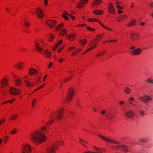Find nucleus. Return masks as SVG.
Segmentation results:
<instances>
[{
    "label": "nucleus",
    "mask_w": 153,
    "mask_h": 153,
    "mask_svg": "<svg viewBox=\"0 0 153 153\" xmlns=\"http://www.w3.org/2000/svg\"><path fill=\"white\" fill-rule=\"evenodd\" d=\"M127 18L128 16L126 15H121L117 18V21L119 22H122L126 21Z\"/></svg>",
    "instance_id": "dca6fc26"
},
{
    "label": "nucleus",
    "mask_w": 153,
    "mask_h": 153,
    "mask_svg": "<svg viewBox=\"0 0 153 153\" xmlns=\"http://www.w3.org/2000/svg\"><path fill=\"white\" fill-rule=\"evenodd\" d=\"M41 132H44L45 134L48 132V129L45 126L42 127L40 131L36 130L32 132L30 134V140L32 142L36 145L42 144L46 140V137L44 134Z\"/></svg>",
    "instance_id": "f257e3e1"
},
{
    "label": "nucleus",
    "mask_w": 153,
    "mask_h": 153,
    "mask_svg": "<svg viewBox=\"0 0 153 153\" xmlns=\"http://www.w3.org/2000/svg\"><path fill=\"white\" fill-rule=\"evenodd\" d=\"M135 98L132 96H130L128 99V101L130 104H133V102L134 101Z\"/></svg>",
    "instance_id": "c9c22d12"
},
{
    "label": "nucleus",
    "mask_w": 153,
    "mask_h": 153,
    "mask_svg": "<svg viewBox=\"0 0 153 153\" xmlns=\"http://www.w3.org/2000/svg\"><path fill=\"white\" fill-rule=\"evenodd\" d=\"M105 53L106 52L105 51H102L96 54V56L97 57H100L104 55Z\"/></svg>",
    "instance_id": "49530a36"
},
{
    "label": "nucleus",
    "mask_w": 153,
    "mask_h": 153,
    "mask_svg": "<svg viewBox=\"0 0 153 153\" xmlns=\"http://www.w3.org/2000/svg\"><path fill=\"white\" fill-rule=\"evenodd\" d=\"M139 99L140 101L143 102L145 103L147 102L148 101H151L152 100V98L146 95L139 97Z\"/></svg>",
    "instance_id": "4468645a"
},
{
    "label": "nucleus",
    "mask_w": 153,
    "mask_h": 153,
    "mask_svg": "<svg viewBox=\"0 0 153 153\" xmlns=\"http://www.w3.org/2000/svg\"><path fill=\"white\" fill-rule=\"evenodd\" d=\"M59 142L55 138H53L46 149V153H56V151L59 148Z\"/></svg>",
    "instance_id": "f03ea898"
},
{
    "label": "nucleus",
    "mask_w": 153,
    "mask_h": 153,
    "mask_svg": "<svg viewBox=\"0 0 153 153\" xmlns=\"http://www.w3.org/2000/svg\"><path fill=\"white\" fill-rule=\"evenodd\" d=\"M54 37H55V36H54V35H53V34L51 35L50 36V38L49 39V40L50 41L52 42L54 39Z\"/></svg>",
    "instance_id": "680f3d73"
},
{
    "label": "nucleus",
    "mask_w": 153,
    "mask_h": 153,
    "mask_svg": "<svg viewBox=\"0 0 153 153\" xmlns=\"http://www.w3.org/2000/svg\"><path fill=\"white\" fill-rule=\"evenodd\" d=\"M22 81L20 79H17L15 81V85L17 87H20L22 85Z\"/></svg>",
    "instance_id": "c756f323"
},
{
    "label": "nucleus",
    "mask_w": 153,
    "mask_h": 153,
    "mask_svg": "<svg viewBox=\"0 0 153 153\" xmlns=\"http://www.w3.org/2000/svg\"><path fill=\"white\" fill-rule=\"evenodd\" d=\"M105 116L109 120H111L113 117V115L111 113H108L105 115Z\"/></svg>",
    "instance_id": "37998d69"
},
{
    "label": "nucleus",
    "mask_w": 153,
    "mask_h": 153,
    "mask_svg": "<svg viewBox=\"0 0 153 153\" xmlns=\"http://www.w3.org/2000/svg\"><path fill=\"white\" fill-rule=\"evenodd\" d=\"M43 4L46 7H47L48 5V0H43Z\"/></svg>",
    "instance_id": "3c124183"
},
{
    "label": "nucleus",
    "mask_w": 153,
    "mask_h": 153,
    "mask_svg": "<svg viewBox=\"0 0 153 153\" xmlns=\"http://www.w3.org/2000/svg\"><path fill=\"white\" fill-rule=\"evenodd\" d=\"M64 109L63 107L59 108L56 112H53L51 114L50 117L51 119H56L59 121L63 117L64 114Z\"/></svg>",
    "instance_id": "7ed1b4c3"
},
{
    "label": "nucleus",
    "mask_w": 153,
    "mask_h": 153,
    "mask_svg": "<svg viewBox=\"0 0 153 153\" xmlns=\"http://www.w3.org/2000/svg\"><path fill=\"white\" fill-rule=\"evenodd\" d=\"M53 120L49 121L46 124V126H49L50 125L53 124Z\"/></svg>",
    "instance_id": "864d4df0"
},
{
    "label": "nucleus",
    "mask_w": 153,
    "mask_h": 153,
    "mask_svg": "<svg viewBox=\"0 0 153 153\" xmlns=\"http://www.w3.org/2000/svg\"><path fill=\"white\" fill-rule=\"evenodd\" d=\"M76 49V48L74 46L68 48V51H71L75 50Z\"/></svg>",
    "instance_id": "6e6d98bb"
},
{
    "label": "nucleus",
    "mask_w": 153,
    "mask_h": 153,
    "mask_svg": "<svg viewBox=\"0 0 153 153\" xmlns=\"http://www.w3.org/2000/svg\"><path fill=\"white\" fill-rule=\"evenodd\" d=\"M113 3L115 4L116 7L118 10L117 13L118 14H121L123 13L122 10L124 7L121 5L122 4L121 0H113Z\"/></svg>",
    "instance_id": "6e6552de"
},
{
    "label": "nucleus",
    "mask_w": 153,
    "mask_h": 153,
    "mask_svg": "<svg viewBox=\"0 0 153 153\" xmlns=\"http://www.w3.org/2000/svg\"><path fill=\"white\" fill-rule=\"evenodd\" d=\"M87 28L88 30L91 31H94L95 30L94 28H92L89 27H87Z\"/></svg>",
    "instance_id": "5fc2aeb1"
},
{
    "label": "nucleus",
    "mask_w": 153,
    "mask_h": 153,
    "mask_svg": "<svg viewBox=\"0 0 153 153\" xmlns=\"http://www.w3.org/2000/svg\"><path fill=\"white\" fill-rule=\"evenodd\" d=\"M67 30L65 29H62L60 32L59 35L61 36H64L67 35Z\"/></svg>",
    "instance_id": "2f4dec72"
},
{
    "label": "nucleus",
    "mask_w": 153,
    "mask_h": 153,
    "mask_svg": "<svg viewBox=\"0 0 153 153\" xmlns=\"http://www.w3.org/2000/svg\"><path fill=\"white\" fill-rule=\"evenodd\" d=\"M23 21L24 22V24L27 27H29L30 25V23L28 22L26 19L25 18H23L22 19Z\"/></svg>",
    "instance_id": "a19ab883"
},
{
    "label": "nucleus",
    "mask_w": 153,
    "mask_h": 153,
    "mask_svg": "<svg viewBox=\"0 0 153 153\" xmlns=\"http://www.w3.org/2000/svg\"><path fill=\"white\" fill-rule=\"evenodd\" d=\"M46 43L43 39H40L37 41L35 45L37 50L39 52H42L45 48Z\"/></svg>",
    "instance_id": "423d86ee"
},
{
    "label": "nucleus",
    "mask_w": 153,
    "mask_h": 153,
    "mask_svg": "<svg viewBox=\"0 0 153 153\" xmlns=\"http://www.w3.org/2000/svg\"><path fill=\"white\" fill-rule=\"evenodd\" d=\"M57 21L53 19H48L46 22V24L47 25L51 28L54 27L56 24Z\"/></svg>",
    "instance_id": "ddd939ff"
},
{
    "label": "nucleus",
    "mask_w": 153,
    "mask_h": 153,
    "mask_svg": "<svg viewBox=\"0 0 153 153\" xmlns=\"http://www.w3.org/2000/svg\"><path fill=\"white\" fill-rule=\"evenodd\" d=\"M98 136L102 140L107 142L114 143V144L112 146V147L113 148L119 149L120 150L122 145H120L118 142L113 140L109 138L105 137L100 134H98Z\"/></svg>",
    "instance_id": "39448f33"
},
{
    "label": "nucleus",
    "mask_w": 153,
    "mask_h": 153,
    "mask_svg": "<svg viewBox=\"0 0 153 153\" xmlns=\"http://www.w3.org/2000/svg\"><path fill=\"white\" fill-rule=\"evenodd\" d=\"M136 22V19H131L130 21L127 24V26L130 27L132 26L135 25Z\"/></svg>",
    "instance_id": "c85d7f7f"
},
{
    "label": "nucleus",
    "mask_w": 153,
    "mask_h": 153,
    "mask_svg": "<svg viewBox=\"0 0 153 153\" xmlns=\"http://www.w3.org/2000/svg\"><path fill=\"white\" fill-rule=\"evenodd\" d=\"M75 92V89L73 87H71L68 89L67 94L65 98V101L67 102H69L72 100Z\"/></svg>",
    "instance_id": "0eeeda50"
},
{
    "label": "nucleus",
    "mask_w": 153,
    "mask_h": 153,
    "mask_svg": "<svg viewBox=\"0 0 153 153\" xmlns=\"http://www.w3.org/2000/svg\"><path fill=\"white\" fill-rule=\"evenodd\" d=\"M78 53H77V51H75L72 52L71 56L72 57H74L76 55H77Z\"/></svg>",
    "instance_id": "13d9d810"
},
{
    "label": "nucleus",
    "mask_w": 153,
    "mask_h": 153,
    "mask_svg": "<svg viewBox=\"0 0 153 153\" xmlns=\"http://www.w3.org/2000/svg\"><path fill=\"white\" fill-rule=\"evenodd\" d=\"M139 36V33H134L131 34L130 37L132 40H135Z\"/></svg>",
    "instance_id": "bb28decb"
},
{
    "label": "nucleus",
    "mask_w": 153,
    "mask_h": 153,
    "mask_svg": "<svg viewBox=\"0 0 153 153\" xmlns=\"http://www.w3.org/2000/svg\"><path fill=\"white\" fill-rule=\"evenodd\" d=\"M18 131V130L17 129L14 128L10 132L11 134H16Z\"/></svg>",
    "instance_id": "09e8293b"
},
{
    "label": "nucleus",
    "mask_w": 153,
    "mask_h": 153,
    "mask_svg": "<svg viewBox=\"0 0 153 153\" xmlns=\"http://www.w3.org/2000/svg\"><path fill=\"white\" fill-rule=\"evenodd\" d=\"M36 103V98H34L33 99L32 101V104L33 107Z\"/></svg>",
    "instance_id": "8fccbe9b"
},
{
    "label": "nucleus",
    "mask_w": 153,
    "mask_h": 153,
    "mask_svg": "<svg viewBox=\"0 0 153 153\" xmlns=\"http://www.w3.org/2000/svg\"><path fill=\"white\" fill-rule=\"evenodd\" d=\"M94 150V153H102L103 152L105 151V149L103 148H100L96 146H94L93 147Z\"/></svg>",
    "instance_id": "5701e85b"
},
{
    "label": "nucleus",
    "mask_w": 153,
    "mask_h": 153,
    "mask_svg": "<svg viewBox=\"0 0 153 153\" xmlns=\"http://www.w3.org/2000/svg\"><path fill=\"white\" fill-rule=\"evenodd\" d=\"M70 14L66 12L63 13L62 15V17L64 18L65 20H68L69 19Z\"/></svg>",
    "instance_id": "a878e982"
},
{
    "label": "nucleus",
    "mask_w": 153,
    "mask_h": 153,
    "mask_svg": "<svg viewBox=\"0 0 153 153\" xmlns=\"http://www.w3.org/2000/svg\"><path fill=\"white\" fill-rule=\"evenodd\" d=\"M142 51L140 48H138L133 50L132 52V53L133 55H139L142 52Z\"/></svg>",
    "instance_id": "b1692460"
},
{
    "label": "nucleus",
    "mask_w": 153,
    "mask_h": 153,
    "mask_svg": "<svg viewBox=\"0 0 153 153\" xmlns=\"http://www.w3.org/2000/svg\"><path fill=\"white\" fill-rule=\"evenodd\" d=\"M46 85L45 84L42 85L41 86H40L39 88H38L37 89H36L33 92H35L37 90L42 89V88L44 86H45Z\"/></svg>",
    "instance_id": "4d7b16f0"
},
{
    "label": "nucleus",
    "mask_w": 153,
    "mask_h": 153,
    "mask_svg": "<svg viewBox=\"0 0 153 153\" xmlns=\"http://www.w3.org/2000/svg\"><path fill=\"white\" fill-rule=\"evenodd\" d=\"M89 0H80L76 4V7L79 9L82 8L88 2Z\"/></svg>",
    "instance_id": "f8f14e48"
},
{
    "label": "nucleus",
    "mask_w": 153,
    "mask_h": 153,
    "mask_svg": "<svg viewBox=\"0 0 153 153\" xmlns=\"http://www.w3.org/2000/svg\"><path fill=\"white\" fill-rule=\"evenodd\" d=\"M87 21L90 22H98L99 23L100 25V24H102L101 23L99 19L95 18H89L88 19Z\"/></svg>",
    "instance_id": "7c9ffc66"
},
{
    "label": "nucleus",
    "mask_w": 153,
    "mask_h": 153,
    "mask_svg": "<svg viewBox=\"0 0 153 153\" xmlns=\"http://www.w3.org/2000/svg\"><path fill=\"white\" fill-rule=\"evenodd\" d=\"M85 26H86V25L85 24H79L75 26V27H82Z\"/></svg>",
    "instance_id": "bf43d9fd"
},
{
    "label": "nucleus",
    "mask_w": 153,
    "mask_h": 153,
    "mask_svg": "<svg viewBox=\"0 0 153 153\" xmlns=\"http://www.w3.org/2000/svg\"><path fill=\"white\" fill-rule=\"evenodd\" d=\"M79 42L80 44L83 46L87 42V40L86 39H83L80 40Z\"/></svg>",
    "instance_id": "c03bdc74"
},
{
    "label": "nucleus",
    "mask_w": 153,
    "mask_h": 153,
    "mask_svg": "<svg viewBox=\"0 0 153 153\" xmlns=\"http://www.w3.org/2000/svg\"><path fill=\"white\" fill-rule=\"evenodd\" d=\"M84 153H94V152L91 151H85L84 152Z\"/></svg>",
    "instance_id": "774afa93"
},
{
    "label": "nucleus",
    "mask_w": 153,
    "mask_h": 153,
    "mask_svg": "<svg viewBox=\"0 0 153 153\" xmlns=\"http://www.w3.org/2000/svg\"><path fill=\"white\" fill-rule=\"evenodd\" d=\"M25 66L26 63L23 61H20L14 65L15 67L19 70H22Z\"/></svg>",
    "instance_id": "2eb2a0df"
},
{
    "label": "nucleus",
    "mask_w": 153,
    "mask_h": 153,
    "mask_svg": "<svg viewBox=\"0 0 153 153\" xmlns=\"http://www.w3.org/2000/svg\"><path fill=\"white\" fill-rule=\"evenodd\" d=\"M36 13L38 16L40 18H42L44 16V13L42 10L39 8H38L36 10Z\"/></svg>",
    "instance_id": "6ab92c4d"
},
{
    "label": "nucleus",
    "mask_w": 153,
    "mask_h": 153,
    "mask_svg": "<svg viewBox=\"0 0 153 153\" xmlns=\"http://www.w3.org/2000/svg\"><path fill=\"white\" fill-rule=\"evenodd\" d=\"M76 35L74 33L70 34L67 35V38L70 40H73L76 37Z\"/></svg>",
    "instance_id": "cd10ccee"
},
{
    "label": "nucleus",
    "mask_w": 153,
    "mask_h": 153,
    "mask_svg": "<svg viewBox=\"0 0 153 153\" xmlns=\"http://www.w3.org/2000/svg\"><path fill=\"white\" fill-rule=\"evenodd\" d=\"M64 60V58L63 57L59 59L58 60V62L59 63H61Z\"/></svg>",
    "instance_id": "69168bd1"
},
{
    "label": "nucleus",
    "mask_w": 153,
    "mask_h": 153,
    "mask_svg": "<svg viewBox=\"0 0 153 153\" xmlns=\"http://www.w3.org/2000/svg\"><path fill=\"white\" fill-rule=\"evenodd\" d=\"M63 42V40L62 39H61L59 40L56 44L58 47Z\"/></svg>",
    "instance_id": "052dcab7"
},
{
    "label": "nucleus",
    "mask_w": 153,
    "mask_h": 153,
    "mask_svg": "<svg viewBox=\"0 0 153 153\" xmlns=\"http://www.w3.org/2000/svg\"><path fill=\"white\" fill-rule=\"evenodd\" d=\"M32 151V149L30 144L26 143L23 144L22 149V153H31Z\"/></svg>",
    "instance_id": "1a4fd4ad"
},
{
    "label": "nucleus",
    "mask_w": 153,
    "mask_h": 153,
    "mask_svg": "<svg viewBox=\"0 0 153 153\" xmlns=\"http://www.w3.org/2000/svg\"><path fill=\"white\" fill-rule=\"evenodd\" d=\"M79 143L81 144L82 145H83V146L85 148H87V147L84 144L85 143H87L86 141L84 140H83L81 138L79 137Z\"/></svg>",
    "instance_id": "72a5a7b5"
},
{
    "label": "nucleus",
    "mask_w": 153,
    "mask_h": 153,
    "mask_svg": "<svg viewBox=\"0 0 153 153\" xmlns=\"http://www.w3.org/2000/svg\"><path fill=\"white\" fill-rule=\"evenodd\" d=\"M102 36L101 35H97L96 37L92 40L89 44V48L85 51L82 53V55L92 50L95 48L97 45V43L101 39Z\"/></svg>",
    "instance_id": "20e7f679"
},
{
    "label": "nucleus",
    "mask_w": 153,
    "mask_h": 153,
    "mask_svg": "<svg viewBox=\"0 0 153 153\" xmlns=\"http://www.w3.org/2000/svg\"><path fill=\"white\" fill-rule=\"evenodd\" d=\"M17 117V115L16 114H14L10 116V119L11 120H15Z\"/></svg>",
    "instance_id": "a18cd8bd"
},
{
    "label": "nucleus",
    "mask_w": 153,
    "mask_h": 153,
    "mask_svg": "<svg viewBox=\"0 0 153 153\" xmlns=\"http://www.w3.org/2000/svg\"><path fill=\"white\" fill-rule=\"evenodd\" d=\"M134 111L131 110H127L125 112L126 116L129 118H133L134 117Z\"/></svg>",
    "instance_id": "a211bd4d"
},
{
    "label": "nucleus",
    "mask_w": 153,
    "mask_h": 153,
    "mask_svg": "<svg viewBox=\"0 0 153 153\" xmlns=\"http://www.w3.org/2000/svg\"><path fill=\"white\" fill-rule=\"evenodd\" d=\"M58 47L56 45H55L52 48V51H55Z\"/></svg>",
    "instance_id": "338daca9"
},
{
    "label": "nucleus",
    "mask_w": 153,
    "mask_h": 153,
    "mask_svg": "<svg viewBox=\"0 0 153 153\" xmlns=\"http://www.w3.org/2000/svg\"><path fill=\"white\" fill-rule=\"evenodd\" d=\"M64 24L63 23H61L59 25L55 27V30L58 31L60 30L62 28L64 27Z\"/></svg>",
    "instance_id": "e433bc0d"
},
{
    "label": "nucleus",
    "mask_w": 153,
    "mask_h": 153,
    "mask_svg": "<svg viewBox=\"0 0 153 153\" xmlns=\"http://www.w3.org/2000/svg\"><path fill=\"white\" fill-rule=\"evenodd\" d=\"M131 90L128 87H126L124 90V93L127 94H129L131 93Z\"/></svg>",
    "instance_id": "f704fd0d"
},
{
    "label": "nucleus",
    "mask_w": 153,
    "mask_h": 153,
    "mask_svg": "<svg viewBox=\"0 0 153 153\" xmlns=\"http://www.w3.org/2000/svg\"><path fill=\"white\" fill-rule=\"evenodd\" d=\"M28 74L30 76H33L38 74V71L37 70L33 68H31L28 70Z\"/></svg>",
    "instance_id": "4be33fe9"
},
{
    "label": "nucleus",
    "mask_w": 153,
    "mask_h": 153,
    "mask_svg": "<svg viewBox=\"0 0 153 153\" xmlns=\"http://www.w3.org/2000/svg\"><path fill=\"white\" fill-rule=\"evenodd\" d=\"M40 82V79L39 78H37L35 80V82L36 84V85H37Z\"/></svg>",
    "instance_id": "603ef678"
},
{
    "label": "nucleus",
    "mask_w": 153,
    "mask_h": 153,
    "mask_svg": "<svg viewBox=\"0 0 153 153\" xmlns=\"http://www.w3.org/2000/svg\"><path fill=\"white\" fill-rule=\"evenodd\" d=\"M5 120V118H3L2 119L0 120V126L2 125Z\"/></svg>",
    "instance_id": "e2e57ef3"
},
{
    "label": "nucleus",
    "mask_w": 153,
    "mask_h": 153,
    "mask_svg": "<svg viewBox=\"0 0 153 153\" xmlns=\"http://www.w3.org/2000/svg\"><path fill=\"white\" fill-rule=\"evenodd\" d=\"M10 137L8 135H5L4 137L3 140L4 144H6L9 140Z\"/></svg>",
    "instance_id": "79ce46f5"
},
{
    "label": "nucleus",
    "mask_w": 153,
    "mask_h": 153,
    "mask_svg": "<svg viewBox=\"0 0 153 153\" xmlns=\"http://www.w3.org/2000/svg\"><path fill=\"white\" fill-rule=\"evenodd\" d=\"M9 91L11 94L14 95H19L22 92V91L21 89H17L13 87H10Z\"/></svg>",
    "instance_id": "9d476101"
},
{
    "label": "nucleus",
    "mask_w": 153,
    "mask_h": 153,
    "mask_svg": "<svg viewBox=\"0 0 153 153\" xmlns=\"http://www.w3.org/2000/svg\"><path fill=\"white\" fill-rule=\"evenodd\" d=\"M28 75L26 74L24 75L21 78L25 82H26L28 81Z\"/></svg>",
    "instance_id": "4c0bfd02"
},
{
    "label": "nucleus",
    "mask_w": 153,
    "mask_h": 153,
    "mask_svg": "<svg viewBox=\"0 0 153 153\" xmlns=\"http://www.w3.org/2000/svg\"><path fill=\"white\" fill-rule=\"evenodd\" d=\"M120 150L125 152H129V150L126 145H122L121 148Z\"/></svg>",
    "instance_id": "473e14b6"
},
{
    "label": "nucleus",
    "mask_w": 153,
    "mask_h": 153,
    "mask_svg": "<svg viewBox=\"0 0 153 153\" xmlns=\"http://www.w3.org/2000/svg\"><path fill=\"white\" fill-rule=\"evenodd\" d=\"M64 48V46H63L62 47H59L57 50V52L58 53H60L62 50Z\"/></svg>",
    "instance_id": "0e129e2a"
},
{
    "label": "nucleus",
    "mask_w": 153,
    "mask_h": 153,
    "mask_svg": "<svg viewBox=\"0 0 153 153\" xmlns=\"http://www.w3.org/2000/svg\"><path fill=\"white\" fill-rule=\"evenodd\" d=\"M102 3V0H94L92 2V7L93 8L97 7Z\"/></svg>",
    "instance_id": "aec40b11"
},
{
    "label": "nucleus",
    "mask_w": 153,
    "mask_h": 153,
    "mask_svg": "<svg viewBox=\"0 0 153 153\" xmlns=\"http://www.w3.org/2000/svg\"><path fill=\"white\" fill-rule=\"evenodd\" d=\"M1 83L2 88H6L8 85L7 79L5 77L3 78L1 80Z\"/></svg>",
    "instance_id": "f3484780"
},
{
    "label": "nucleus",
    "mask_w": 153,
    "mask_h": 153,
    "mask_svg": "<svg viewBox=\"0 0 153 153\" xmlns=\"http://www.w3.org/2000/svg\"><path fill=\"white\" fill-rule=\"evenodd\" d=\"M146 82L147 83H153V79L152 77H149L146 80Z\"/></svg>",
    "instance_id": "de8ad7c7"
},
{
    "label": "nucleus",
    "mask_w": 153,
    "mask_h": 153,
    "mask_svg": "<svg viewBox=\"0 0 153 153\" xmlns=\"http://www.w3.org/2000/svg\"><path fill=\"white\" fill-rule=\"evenodd\" d=\"M104 11L102 9H95L93 10V13L95 15L101 16L104 13Z\"/></svg>",
    "instance_id": "412c9836"
},
{
    "label": "nucleus",
    "mask_w": 153,
    "mask_h": 153,
    "mask_svg": "<svg viewBox=\"0 0 153 153\" xmlns=\"http://www.w3.org/2000/svg\"><path fill=\"white\" fill-rule=\"evenodd\" d=\"M26 83V86L29 88H32L36 85L35 83L32 81H28Z\"/></svg>",
    "instance_id": "393cba45"
},
{
    "label": "nucleus",
    "mask_w": 153,
    "mask_h": 153,
    "mask_svg": "<svg viewBox=\"0 0 153 153\" xmlns=\"http://www.w3.org/2000/svg\"><path fill=\"white\" fill-rule=\"evenodd\" d=\"M44 55L46 57H49L51 56V53L49 51L46 50L44 52Z\"/></svg>",
    "instance_id": "ea45409f"
},
{
    "label": "nucleus",
    "mask_w": 153,
    "mask_h": 153,
    "mask_svg": "<svg viewBox=\"0 0 153 153\" xmlns=\"http://www.w3.org/2000/svg\"><path fill=\"white\" fill-rule=\"evenodd\" d=\"M100 25L104 29L111 32H113L114 30L112 28L108 27L102 24H100Z\"/></svg>",
    "instance_id": "58836bf2"
},
{
    "label": "nucleus",
    "mask_w": 153,
    "mask_h": 153,
    "mask_svg": "<svg viewBox=\"0 0 153 153\" xmlns=\"http://www.w3.org/2000/svg\"><path fill=\"white\" fill-rule=\"evenodd\" d=\"M108 12L110 13L115 15L116 13V9L112 2L108 3Z\"/></svg>",
    "instance_id": "9b49d317"
}]
</instances>
